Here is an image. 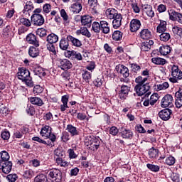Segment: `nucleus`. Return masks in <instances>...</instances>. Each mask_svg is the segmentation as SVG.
<instances>
[{
  "instance_id": "nucleus-1",
  "label": "nucleus",
  "mask_w": 182,
  "mask_h": 182,
  "mask_svg": "<svg viewBox=\"0 0 182 182\" xmlns=\"http://www.w3.org/2000/svg\"><path fill=\"white\" fill-rule=\"evenodd\" d=\"M18 79L22 82H25L27 86L32 87L33 86V81L31 77V72L26 68H18V72L16 75Z\"/></svg>"
},
{
  "instance_id": "nucleus-2",
  "label": "nucleus",
  "mask_w": 182,
  "mask_h": 182,
  "mask_svg": "<svg viewBox=\"0 0 182 182\" xmlns=\"http://www.w3.org/2000/svg\"><path fill=\"white\" fill-rule=\"evenodd\" d=\"M85 146L88 147L89 150L92 151H96L102 143L100 137L95 136L94 135H88L85 137Z\"/></svg>"
},
{
  "instance_id": "nucleus-3",
  "label": "nucleus",
  "mask_w": 182,
  "mask_h": 182,
  "mask_svg": "<svg viewBox=\"0 0 182 182\" xmlns=\"http://www.w3.org/2000/svg\"><path fill=\"white\" fill-rule=\"evenodd\" d=\"M134 90L136 92L137 96H143L145 95V97H149L151 92L150 90V84L146 83L145 85H135Z\"/></svg>"
},
{
  "instance_id": "nucleus-4",
  "label": "nucleus",
  "mask_w": 182,
  "mask_h": 182,
  "mask_svg": "<svg viewBox=\"0 0 182 182\" xmlns=\"http://www.w3.org/2000/svg\"><path fill=\"white\" fill-rule=\"evenodd\" d=\"M171 76L172 77H170L169 80L172 83H177L182 79V71L176 65H173L171 67Z\"/></svg>"
},
{
  "instance_id": "nucleus-5",
  "label": "nucleus",
  "mask_w": 182,
  "mask_h": 182,
  "mask_svg": "<svg viewBox=\"0 0 182 182\" xmlns=\"http://www.w3.org/2000/svg\"><path fill=\"white\" fill-rule=\"evenodd\" d=\"M48 178L53 181L60 182L62 181V171L58 168H52L47 172Z\"/></svg>"
},
{
  "instance_id": "nucleus-6",
  "label": "nucleus",
  "mask_w": 182,
  "mask_h": 182,
  "mask_svg": "<svg viewBox=\"0 0 182 182\" xmlns=\"http://www.w3.org/2000/svg\"><path fill=\"white\" fill-rule=\"evenodd\" d=\"M118 90L117 95L120 100H126L129 96V92H130V87L127 85H119L117 88Z\"/></svg>"
},
{
  "instance_id": "nucleus-7",
  "label": "nucleus",
  "mask_w": 182,
  "mask_h": 182,
  "mask_svg": "<svg viewBox=\"0 0 182 182\" xmlns=\"http://www.w3.org/2000/svg\"><path fill=\"white\" fill-rule=\"evenodd\" d=\"M161 106L163 108L166 107H174V100L173 99V96L170 94L166 95L163 97L161 101Z\"/></svg>"
},
{
  "instance_id": "nucleus-8",
  "label": "nucleus",
  "mask_w": 182,
  "mask_h": 182,
  "mask_svg": "<svg viewBox=\"0 0 182 182\" xmlns=\"http://www.w3.org/2000/svg\"><path fill=\"white\" fill-rule=\"evenodd\" d=\"M31 19L34 26H42L45 23V18L42 14H32Z\"/></svg>"
},
{
  "instance_id": "nucleus-9",
  "label": "nucleus",
  "mask_w": 182,
  "mask_h": 182,
  "mask_svg": "<svg viewBox=\"0 0 182 182\" xmlns=\"http://www.w3.org/2000/svg\"><path fill=\"white\" fill-rule=\"evenodd\" d=\"M0 170L4 174H9L12 171V161H7L4 162H0Z\"/></svg>"
},
{
  "instance_id": "nucleus-10",
  "label": "nucleus",
  "mask_w": 182,
  "mask_h": 182,
  "mask_svg": "<svg viewBox=\"0 0 182 182\" xmlns=\"http://www.w3.org/2000/svg\"><path fill=\"white\" fill-rule=\"evenodd\" d=\"M169 15V19L171 21H176L179 23H182V14L178 13L174 10L168 11Z\"/></svg>"
},
{
  "instance_id": "nucleus-11",
  "label": "nucleus",
  "mask_w": 182,
  "mask_h": 182,
  "mask_svg": "<svg viewBox=\"0 0 182 182\" xmlns=\"http://www.w3.org/2000/svg\"><path fill=\"white\" fill-rule=\"evenodd\" d=\"M26 42L29 43L30 45H33V46H36V48H39V40L38 38L35 36V34L30 33L26 36Z\"/></svg>"
},
{
  "instance_id": "nucleus-12",
  "label": "nucleus",
  "mask_w": 182,
  "mask_h": 182,
  "mask_svg": "<svg viewBox=\"0 0 182 182\" xmlns=\"http://www.w3.org/2000/svg\"><path fill=\"white\" fill-rule=\"evenodd\" d=\"M77 18H80L81 23L83 26H87V28H90L92 26V16L89 15L85 16H77Z\"/></svg>"
},
{
  "instance_id": "nucleus-13",
  "label": "nucleus",
  "mask_w": 182,
  "mask_h": 182,
  "mask_svg": "<svg viewBox=\"0 0 182 182\" xmlns=\"http://www.w3.org/2000/svg\"><path fill=\"white\" fill-rule=\"evenodd\" d=\"M112 19V25L114 29H117L122 26V20L123 19V17L122 16L121 14L117 13Z\"/></svg>"
},
{
  "instance_id": "nucleus-14",
  "label": "nucleus",
  "mask_w": 182,
  "mask_h": 182,
  "mask_svg": "<svg viewBox=\"0 0 182 182\" xmlns=\"http://www.w3.org/2000/svg\"><path fill=\"white\" fill-rule=\"evenodd\" d=\"M141 26V22L137 18H134L130 22V31L131 32H137Z\"/></svg>"
},
{
  "instance_id": "nucleus-15",
  "label": "nucleus",
  "mask_w": 182,
  "mask_h": 182,
  "mask_svg": "<svg viewBox=\"0 0 182 182\" xmlns=\"http://www.w3.org/2000/svg\"><path fill=\"white\" fill-rule=\"evenodd\" d=\"M175 106L178 109H180L182 107V87H181L178 92L175 94Z\"/></svg>"
},
{
  "instance_id": "nucleus-16",
  "label": "nucleus",
  "mask_w": 182,
  "mask_h": 182,
  "mask_svg": "<svg viewBox=\"0 0 182 182\" xmlns=\"http://www.w3.org/2000/svg\"><path fill=\"white\" fill-rule=\"evenodd\" d=\"M171 113H172L171 109L166 108L159 112V115L162 120L166 121L170 119V116L171 115Z\"/></svg>"
},
{
  "instance_id": "nucleus-17",
  "label": "nucleus",
  "mask_w": 182,
  "mask_h": 182,
  "mask_svg": "<svg viewBox=\"0 0 182 182\" xmlns=\"http://www.w3.org/2000/svg\"><path fill=\"white\" fill-rule=\"evenodd\" d=\"M59 68H60L62 70L72 69V63L68 59L60 60Z\"/></svg>"
},
{
  "instance_id": "nucleus-18",
  "label": "nucleus",
  "mask_w": 182,
  "mask_h": 182,
  "mask_svg": "<svg viewBox=\"0 0 182 182\" xmlns=\"http://www.w3.org/2000/svg\"><path fill=\"white\" fill-rule=\"evenodd\" d=\"M139 36L144 41H149L151 38V31L148 28H144L139 32Z\"/></svg>"
},
{
  "instance_id": "nucleus-19",
  "label": "nucleus",
  "mask_w": 182,
  "mask_h": 182,
  "mask_svg": "<svg viewBox=\"0 0 182 182\" xmlns=\"http://www.w3.org/2000/svg\"><path fill=\"white\" fill-rule=\"evenodd\" d=\"M133 131L129 129H122V131L121 132V136L122 139H126L127 140H132L133 139Z\"/></svg>"
},
{
  "instance_id": "nucleus-20",
  "label": "nucleus",
  "mask_w": 182,
  "mask_h": 182,
  "mask_svg": "<svg viewBox=\"0 0 182 182\" xmlns=\"http://www.w3.org/2000/svg\"><path fill=\"white\" fill-rule=\"evenodd\" d=\"M28 100L31 105H34L35 106L41 107L45 105L43 100L38 97H28Z\"/></svg>"
},
{
  "instance_id": "nucleus-21",
  "label": "nucleus",
  "mask_w": 182,
  "mask_h": 182,
  "mask_svg": "<svg viewBox=\"0 0 182 182\" xmlns=\"http://www.w3.org/2000/svg\"><path fill=\"white\" fill-rule=\"evenodd\" d=\"M142 8H143L144 12L146 13L147 16H149V18H154V11H153V7L151 6L149 4H144L142 6Z\"/></svg>"
},
{
  "instance_id": "nucleus-22",
  "label": "nucleus",
  "mask_w": 182,
  "mask_h": 182,
  "mask_svg": "<svg viewBox=\"0 0 182 182\" xmlns=\"http://www.w3.org/2000/svg\"><path fill=\"white\" fill-rule=\"evenodd\" d=\"M66 130L68 132V133H70L72 137L79 136V129L72 124H68Z\"/></svg>"
},
{
  "instance_id": "nucleus-23",
  "label": "nucleus",
  "mask_w": 182,
  "mask_h": 182,
  "mask_svg": "<svg viewBox=\"0 0 182 182\" xmlns=\"http://www.w3.org/2000/svg\"><path fill=\"white\" fill-rule=\"evenodd\" d=\"M117 72L118 73H121L124 76V77H129L130 76V73H129V68L125 65H120L118 66Z\"/></svg>"
},
{
  "instance_id": "nucleus-24",
  "label": "nucleus",
  "mask_w": 182,
  "mask_h": 182,
  "mask_svg": "<svg viewBox=\"0 0 182 182\" xmlns=\"http://www.w3.org/2000/svg\"><path fill=\"white\" fill-rule=\"evenodd\" d=\"M67 41L71 42L73 46H75L76 48H80L82 46V41L70 35L67 36Z\"/></svg>"
},
{
  "instance_id": "nucleus-25",
  "label": "nucleus",
  "mask_w": 182,
  "mask_h": 182,
  "mask_svg": "<svg viewBox=\"0 0 182 182\" xmlns=\"http://www.w3.org/2000/svg\"><path fill=\"white\" fill-rule=\"evenodd\" d=\"M26 133H28V128L23 127L20 129V130L14 132V136L16 139H22L23 135L26 134Z\"/></svg>"
},
{
  "instance_id": "nucleus-26",
  "label": "nucleus",
  "mask_w": 182,
  "mask_h": 182,
  "mask_svg": "<svg viewBox=\"0 0 182 182\" xmlns=\"http://www.w3.org/2000/svg\"><path fill=\"white\" fill-rule=\"evenodd\" d=\"M167 31V22L166 21L161 20L160 23L156 27V32L161 33Z\"/></svg>"
},
{
  "instance_id": "nucleus-27",
  "label": "nucleus",
  "mask_w": 182,
  "mask_h": 182,
  "mask_svg": "<svg viewBox=\"0 0 182 182\" xmlns=\"http://www.w3.org/2000/svg\"><path fill=\"white\" fill-rule=\"evenodd\" d=\"M58 41H59V37L58 36V35L53 33L49 34L46 38V42L50 44L56 43Z\"/></svg>"
},
{
  "instance_id": "nucleus-28",
  "label": "nucleus",
  "mask_w": 182,
  "mask_h": 182,
  "mask_svg": "<svg viewBox=\"0 0 182 182\" xmlns=\"http://www.w3.org/2000/svg\"><path fill=\"white\" fill-rule=\"evenodd\" d=\"M28 55L31 58H38V56H39V48L36 46H30Z\"/></svg>"
},
{
  "instance_id": "nucleus-29",
  "label": "nucleus",
  "mask_w": 182,
  "mask_h": 182,
  "mask_svg": "<svg viewBox=\"0 0 182 182\" xmlns=\"http://www.w3.org/2000/svg\"><path fill=\"white\" fill-rule=\"evenodd\" d=\"M59 46L61 50H68V49H69V41H68V37L66 38H61Z\"/></svg>"
},
{
  "instance_id": "nucleus-30",
  "label": "nucleus",
  "mask_w": 182,
  "mask_h": 182,
  "mask_svg": "<svg viewBox=\"0 0 182 182\" xmlns=\"http://www.w3.org/2000/svg\"><path fill=\"white\" fill-rule=\"evenodd\" d=\"M82 4L75 2L71 5L70 11H72L73 14H79L82 11Z\"/></svg>"
},
{
  "instance_id": "nucleus-31",
  "label": "nucleus",
  "mask_w": 182,
  "mask_h": 182,
  "mask_svg": "<svg viewBox=\"0 0 182 182\" xmlns=\"http://www.w3.org/2000/svg\"><path fill=\"white\" fill-rule=\"evenodd\" d=\"M76 35H83V36H86L87 38L92 36V34L86 27H81L80 30H77Z\"/></svg>"
},
{
  "instance_id": "nucleus-32",
  "label": "nucleus",
  "mask_w": 182,
  "mask_h": 182,
  "mask_svg": "<svg viewBox=\"0 0 182 182\" xmlns=\"http://www.w3.org/2000/svg\"><path fill=\"white\" fill-rule=\"evenodd\" d=\"M118 14L116 9L113 8L107 9L105 11V15L108 18V19H113L114 18V16Z\"/></svg>"
},
{
  "instance_id": "nucleus-33",
  "label": "nucleus",
  "mask_w": 182,
  "mask_h": 182,
  "mask_svg": "<svg viewBox=\"0 0 182 182\" xmlns=\"http://www.w3.org/2000/svg\"><path fill=\"white\" fill-rule=\"evenodd\" d=\"M52 132V127L49 126H46L43 127L41 130L40 134H41L42 137H46V139L50 134Z\"/></svg>"
},
{
  "instance_id": "nucleus-34",
  "label": "nucleus",
  "mask_w": 182,
  "mask_h": 182,
  "mask_svg": "<svg viewBox=\"0 0 182 182\" xmlns=\"http://www.w3.org/2000/svg\"><path fill=\"white\" fill-rule=\"evenodd\" d=\"M54 154L58 157V159H65L66 156V152L63 151L62 147H58L54 150Z\"/></svg>"
},
{
  "instance_id": "nucleus-35",
  "label": "nucleus",
  "mask_w": 182,
  "mask_h": 182,
  "mask_svg": "<svg viewBox=\"0 0 182 182\" xmlns=\"http://www.w3.org/2000/svg\"><path fill=\"white\" fill-rule=\"evenodd\" d=\"M159 52L163 56L168 55L171 52V47L170 46H161L159 48Z\"/></svg>"
},
{
  "instance_id": "nucleus-36",
  "label": "nucleus",
  "mask_w": 182,
  "mask_h": 182,
  "mask_svg": "<svg viewBox=\"0 0 182 182\" xmlns=\"http://www.w3.org/2000/svg\"><path fill=\"white\" fill-rule=\"evenodd\" d=\"M82 77L86 83H89L90 82V79H92V73L87 71V70H83L82 73Z\"/></svg>"
},
{
  "instance_id": "nucleus-37",
  "label": "nucleus",
  "mask_w": 182,
  "mask_h": 182,
  "mask_svg": "<svg viewBox=\"0 0 182 182\" xmlns=\"http://www.w3.org/2000/svg\"><path fill=\"white\" fill-rule=\"evenodd\" d=\"M101 31L102 33L107 34L110 32V28H109V23L107 21H100Z\"/></svg>"
},
{
  "instance_id": "nucleus-38",
  "label": "nucleus",
  "mask_w": 182,
  "mask_h": 182,
  "mask_svg": "<svg viewBox=\"0 0 182 182\" xmlns=\"http://www.w3.org/2000/svg\"><path fill=\"white\" fill-rule=\"evenodd\" d=\"M0 163L9 161V159H11L9 153H8L6 151H1L0 152Z\"/></svg>"
},
{
  "instance_id": "nucleus-39",
  "label": "nucleus",
  "mask_w": 182,
  "mask_h": 182,
  "mask_svg": "<svg viewBox=\"0 0 182 182\" xmlns=\"http://www.w3.org/2000/svg\"><path fill=\"white\" fill-rule=\"evenodd\" d=\"M151 62L155 65H166V63H167V60H166V59L161 58L160 57L152 58Z\"/></svg>"
},
{
  "instance_id": "nucleus-40",
  "label": "nucleus",
  "mask_w": 182,
  "mask_h": 182,
  "mask_svg": "<svg viewBox=\"0 0 182 182\" xmlns=\"http://www.w3.org/2000/svg\"><path fill=\"white\" fill-rule=\"evenodd\" d=\"M160 41L162 42H168L170 39H171V36L170 35V33L167 32H162L161 33V35L159 36Z\"/></svg>"
},
{
  "instance_id": "nucleus-41",
  "label": "nucleus",
  "mask_w": 182,
  "mask_h": 182,
  "mask_svg": "<svg viewBox=\"0 0 182 182\" xmlns=\"http://www.w3.org/2000/svg\"><path fill=\"white\" fill-rule=\"evenodd\" d=\"M149 156L150 159H157L159 157V149L152 147L149 151Z\"/></svg>"
},
{
  "instance_id": "nucleus-42",
  "label": "nucleus",
  "mask_w": 182,
  "mask_h": 182,
  "mask_svg": "<svg viewBox=\"0 0 182 182\" xmlns=\"http://www.w3.org/2000/svg\"><path fill=\"white\" fill-rule=\"evenodd\" d=\"M46 47L48 50H49V52L50 53L51 56L55 57L57 52H56V47L55 44L47 43Z\"/></svg>"
},
{
  "instance_id": "nucleus-43",
  "label": "nucleus",
  "mask_w": 182,
  "mask_h": 182,
  "mask_svg": "<svg viewBox=\"0 0 182 182\" xmlns=\"http://www.w3.org/2000/svg\"><path fill=\"white\" fill-rule=\"evenodd\" d=\"M34 75L36 76H38L39 77H43V76H46V73H45V70L43 68L38 67L37 68H35L33 70Z\"/></svg>"
},
{
  "instance_id": "nucleus-44",
  "label": "nucleus",
  "mask_w": 182,
  "mask_h": 182,
  "mask_svg": "<svg viewBox=\"0 0 182 182\" xmlns=\"http://www.w3.org/2000/svg\"><path fill=\"white\" fill-rule=\"evenodd\" d=\"M33 176L34 173L33 171H32L31 169H27L24 171L23 173V178H26V180H31V178H32Z\"/></svg>"
},
{
  "instance_id": "nucleus-45",
  "label": "nucleus",
  "mask_w": 182,
  "mask_h": 182,
  "mask_svg": "<svg viewBox=\"0 0 182 182\" xmlns=\"http://www.w3.org/2000/svg\"><path fill=\"white\" fill-rule=\"evenodd\" d=\"M34 182H48V177L43 173L37 175L34 178Z\"/></svg>"
},
{
  "instance_id": "nucleus-46",
  "label": "nucleus",
  "mask_w": 182,
  "mask_h": 182,
  "mask_svg": "<svg viewBox=\"0 0 182 182\" xmlns=\"http://www.w3.org/2000/svg\"><path fill=\"white\" fill-rule=\"evenodd\" d=\"M93 85L95 86V87H101L102 85H103V77L99 75L93 80Z\"/></svg>"
},
{
  "instance_id": "nucleus-47",
  "label": "nucleus",
  "mask_w": 182,
  "mask_h": 182,
  "mask_svg": "<svg viewBox=\"0 0 182 182\" xmlns=\"http://www.w3.org/2000/svg\"><path fill=\"white\" fill-rule=\"evenodd\" d=\"M123 38V33H122L120 31H114L112 34V39L113 41H122V38Z\"/></svg>"
},
{
  "instance_id": "nucleus-48",
  "label": "nucleus",
  "mask_w": 182,
  "mask_h": 182,
  "mask_svg": "<svg viewBox=\"0 0 182 182\" xmlns=\"http://www.w3.org/2000/svg\"><path fill=\"white\" fill-rule=\"evenodd\" d=\"M147 77L143 78L141 76H138L135 79V82L136 83V86H141L142 85H146V82H147Z\"/></svg>"
},
{
  "instance_id": "nucleus-49",
  "label": "nucleus",
  "mask_w": 182,
  "mask_h": 182,
  "mask_svg": "<svg viewBox=\"0 0 182 182\" xmlns=\"http://www.w3.org/2000/svg\"><path fill=\"white\" fill-rule=\"evenodd\" d=\"M146 167L149 170L153 171V173H159V171H160V166L159 165L147 164Z\"/></svg>"
},
{
  "instance_id": "nucleus-50",
  "label": "nucleus",
  "mask_w": 182,
  "mask_h": 182,
  "mask_svg": "<svg viewBox=\"0 0 182 182\" xmlns=\"http://www.w3.org/2000/svg\"><path fill=\"white\" fill-rule=\"evenodd\" d=\"M92 31L95 32V33H99L100 31H102L100 22L95 21L92 25Z\"/></svg>"
},
{
  "instance_id": "nucleus-51",
  "label": "nucleus",
  "mask_w": 182,
  "mask_h": 182,
  "mask_svg": "<svg viewBox=\"0 0 182 182\" xmlns=\"http://www.w3.org/2000/svg\"><path fill=\"white\" fill-rule=\"evenodd\" d=\"M70 140V135L69 134V132L64 131L62 133L61 135V141L63 143H67V141H69Z\"/></svg>"
},
{
  "instance_id": "nucleus-52",
  "label": "nucleus",
  "mask_w": 182,
  "mask_h": 182,
  "mask_svg": "<svg viewBox=\"0 0 182 182\" xmlns=\"http://www.w3.org/2000/svg\"><path fill=\"white\" fill-rule=\"evenodd\" d=\"M26 112L29 116H35V113H36V111L35 110V107L32 105H28L27 108L26 109Z\"/></svg>"
},
{
  "instance_id": "nucleus-53",
  "label": "nucleus",
  "mask_w": 182,
  "mask_h": 182,
  "mask_svg": "<svg viewBox=\"0 0 182 182\" xmlns=\"http://www.w3.org/2000/svg\"><path fill=\"white\" fill-rule=\"evenodd\" d=\"M172 32L174 35H177L180 38H182V28L174 26L172 28Z\"/></svg>"
},
{
  "instance_id": "nucleus-54",
  "label": "nucleus",
  "mask_w": 182,
  "mask_h": 182,
  "mask_svg": "<svg viewBox=\"0 0 182 182\" xmlns=\"http://www.w3.org/2000/svg\"><path fill=\"white\" fill-rule=\"evenodd\" d=\"M88 5L94 11L95 14H97V11L95 8L97 6V0H88Z\"/></svg>"
},
{
  "instance_id": "nucleus-55",
  "label": "nucleus",
  "mask_w": 182,
  "mask_h": 182,
  "mask_svg": "<svg viewBox=\"0 0 182 182\" xmlns=\"http://www.w3.org/2000/svg\"><path fill=\"white\" fill-rule=\"evenodd\" d=\"M1 137L3 140H9V137H11V133L8 129H4L1 133Z\"/></svg>"
},
{
  "instance_id": "nucleus-56",
  "label": "nucleus",
  "mask_w": 182,
  "mask_h": 182,
  "mask_svg": "<svg viewBox=\"0 0 182 182\" xmlns=\"http://www.w3.org/2000/svg\"><path fill=\"white\" fill-rule=\"evenodd\" d=\"M159 95L158 94H153L152 95H151V98L149 100V103L151 105V106H154V105H156V103H157V100H159Z\"/></svg>"
},
{
  "instance_id": "nucleus-57",
  "label": "nucleus",
  "mask_w": 182,
  "mask_h": 182,
  "mask_svg": "<svg viewBox=\"0 0 182 182\" xmlns=\"http://www.w3.org/2000/svg\"><path fill=\"white\" fill-rule=\"evenodd\" d=\"M168 87L169 85L167 82L156 85L157 90H166V89H168Z\"/></svg>"
},
{
  "instance_id": "nucleus-58",
  "label": "nucleus",
  "mask_w": 182,
  "mask_h": 182,
  "mask_svg": "<svg viewBox=\"0 0 182 182\" xmlns=\"http://www.w3.org/2000/svg\"><path fill=\"white\" fill-rule=\"evenodd\" d=\"M56 161L57 164L60 166V167H68V166H69L68 161L63 160V158H57Z\"/></svg>"
},
{
  "instance_id": "nucleus-59",
  "label": "nucleus",
  "mask_w": 182,
  "mask_h": 182,
  "mask_svg": "<svg viewBox=\"0 0 182 182\" xmlns=\"http://www.w3.org/2000/svg\"><path fill=\"white\" fill-rule=\"evenodd\" d=\"M33 4L32 1H27L26 5L24 6V12H29V11H32L33 9Z\"/></svg>"
},
{
  "instance_id": "nucleus-60",
  "label": "nucleus",
  "mask_w": 182,
  "mask_h": 182,
  "mask_svg": "<svg viewBox=\"0 0 182 182\" xmlns=\"http://www.w3.org/2000/svg\"><path fill=\"white\" fill-rule=\"evenodd\" d=\"M165 163L167 164V166H173V164L176 163V158L173 156H168L165 160Z\"/></svg>"
},
{
  "instance_id": "nucleus-61",
  "label": "nucleus",
  "mask_w": 182,
  "mask_h": 182,
  "mask_svg": "<svg viewBox=\"0 0 182 182\" xmlns=\"http://www.w3.org/2000/svg\"><path fill=\"white\" fill-rule=\"evenodd\" d=\"M151 49V47L147 43V41L141 43V50L143 52H149Z\"/></svg>"
},
{
  "instance_id": "nucleus-62",
  "label": "nucleus",
  "mask_w": 182,
  "mask_h": 182,
  "mask_svg": "<svg viewBox=\"0 0 182 182\" xmlns=\"http://www.w3.org/2000/svg\"><path fill=\"white\" fill-rule=\"evenodd\" d=\"M6 178L9 182H15L18 180V175H16V173L9 174L7 175Z\"/></svg>"
},
{
  "instance_id": "nucleus-63",
  "label": "nucleus",
  "mask_w": 182,
  "mask_h": 182,
  "mask_svg": "<svg viewBox=\"0 0 182 182\" xmlns=\"http://www.w3.org/2000/svg\"><path fill=\"white\" fill-rule=\"evenodd\" d=\"M43 92V87H41V85H38L34 86L33 92L34 95H39Z\"/></svg>"
},
{
  "instance_id": "nucleus-64",
  "label": "nucleus",
  "mask_w": 182,
  "mask_h": 182,
  "mask_svg": "<svg viewBox=\"0 0 182 182\" xmlns=\"http://www.w3.org/2000/svg\"><path fill=\"white\" fill-rule=\"evenodd\" d=\"M20 23H22V25H24V26H26L27 28H29L31 26V21L26 18H20Z\"/></svg>"
}]
</instances>
